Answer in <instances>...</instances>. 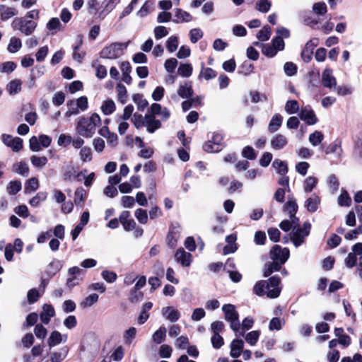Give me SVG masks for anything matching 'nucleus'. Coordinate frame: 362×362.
Instances as JSON below:
<instances>
[{"label": "nucleus", "instance_id": "obj_1", "mask_svg": "<svg viewBox=\"0 0 362 362\" xmlns=\"http://www.w3.org/2000/svg\"><path fill=\"white\" fill-rule=\"evenodd\" d=\"M100 124V117L97 113H93L89 117L83 116L78 118L76 131L84 138H91L95 133L96 127Z\"/></svg>", "mask_w": 362, "mask_h": 362}, {"label": "nucleus", "instance_id": "obj_2", "mask_svg": "<svg viewBox=\"0 0 362 362\" xmlns=\"http://www.w3.org/2000/svg\"><path fill=\"white\" fill-rule=\"evenodd\" d=\"M222 310L225 314V320L230 322V327L234 332H239L240 323L239 321V315L235 310V307L232 304H226L222 307Z\"/></svg>", "mask_w": 362, "mask_h": 362}, {"label": "nucleus", "instance_id": "obj_3", "mask_svg": "<svg viewBox=\"0 0 362 362\" xmlns=\"http://www.w3.org/2000/svg\"><path fill=\"white\" fill-rule=\"evenodd\" d=\"M127 47V43H112L101 50L100 57L110 59H117L123 54L124 50Z\"/></svg>", "mask_w": 362, "mask_h": 362}, {"label": "nucleus", "instance_id": "obj_4", "mask_svg": "<svg viewBox=\"0 0 362 362\" xmlns=\"http://www.w3.org/2000/svg\"><path fill=\"white\" fill-rule=\"evenodd\" d=\"M310 223L309 222H305L302 228L293 229L291 240L296 247L304 243L305 238L310 234Z\"/></svg>", "mask_w": 362, "mask_h": 362}, {"label": "nucleus", "instance_id": "obj_5", "mask_svg": "<svg viewBox=\"0 0 362 362\" xmlns=\"http://www.w3.org/2000/svg\"><path fill=\"white\" fill-rule=\"evenodd\" d=\"M37 26V23L28 21L23 18H16L11 23V27L14 30H18L22 33L29 35L33 33Z\"/></svg>", "mask_w": 362, "mask_h": 362}, {"label": "nucleus", "instance_id": "obj_6", "mask_svg": "<svg viewBox=\"0 0 362 362\" xmlns=\"http://www.w3.org/2000/svg\"><path fill=\"white\" fill-rule=\"evenodd\" d=\"M85 273L86 272L83 269L78 267L69 268L68 270L69 277L66 279L67 286L73 288L74 286L79 284V283L83 280Z\"/></svg>", "mask_w": 362, "mask_h": 362}, {"label": "nucleus", "instance_id": "obj_7", "mask_svg": "<svg viewBox=\"0 0 362 362\" xmlns=\"http://www.w3.org/2000/svg\"><path fill=\"white\" fill-rule=\"evenodd\" d=\"M223 136L219 134H214L212 138L203 146V149L207 153H217L222 150Z\"/></svg>", "mask_w": 362, "mask_h": 362}, {"label": "nucleus", "instance_id": "obj_8", "mask_svg": "<svg viewBox=\"0 0 362 362\" xmlns=\"http://www.w3.org/2000/svg\"><path fill=\"white\" fill-rule=\"evenodd\" d=\"M280 278L277 276H274L267 281L266 289L267 296L270 298H277L281 293Z\"/></svg>", "mask_w": 362, "mask_h": 362}, {"label": "nucleus", "instance_id": "obj_9", "mask_svg": "<svg viewBox=\"0 0 362 362\" xmlns=\"http://www.w3.org/2000/svg\"><path fill=\"white\" fill-rule=\"evenodd\" d=\"M300 119L308 125H314L318 122V119L310 105L302 107L299 111Z\"/></svg>", "mask_w": 362, "mask_h": 362}, {"label": "nucleus", "instance_id": "obj_10", "mask_svg": "<svg viewBox=\"0 0 362 362\" xmlns=\"http://www.w3.org/2000/svg\"><path fill=\"white\" fill-rule=\"evenodd\" d=\"M270 256L274 261L284 264L289 257V250L286 247L281 248V246L276 245L272 248Z\"/></svg>", "mask_w": 362, "mask_h": 362}, {"label": "nucleus", "instance_id": "obj_11", "mask_svg": "<svg viewBox=\"0 0 362 362\" xmlns=\"http://www.w3.org/2000/svg\"><path fill=\"white\" fill-rule=\"evenodd\" d=\"M2 141L15 152H18L23 148V139L19 137H13L9 134H4L2 135Z\"/></svg>", "mask_w": 362, "mask_h": 362}, {"label": "nucleus", "instance_id": "obj_12", "mask_svg": "<svg viewBox=\"0 0 362 362\" xmlns=\"http://www.w3.org/2000/svg\"><path fill=\"white\" fill-rule=\"evenodd\" d=\"M318 40L317 38L309 40L301 52V57L305 62H309L312 59V55L315 47L317 46Z\"/></svg>", "mask_w": 362, "mask_h": 362}, {"label": "nucleus", "instance_id": "obj_13", "mask_svg": "<svg viewBox=\"0 0 362 362\" xmlns=\"http://www.w3.org/2000/svg\"><path fill=\"white\" fill-rule=\"evenodd\" d=\"M144 127H146L148 132L152 134L161 127V122L153 115H146L144 116Z\"/></svg>", "mask_w": 362, "mask_h": 362}, {"label": "nucleus", "instance_id": "obj_14", "mask_svg": "<svg viewBox=\"0 0 362 362\" xmlns=\"http://www.w3.org/2000/svg\"><path fill=\"white\" fill-rule=\"evenodd\" d=\"M320 204V197L316 194H313L305 200L304 207L308 211L314 213L318 209Z\"/></svg>", "mask_w": 362, "mask_h": 362}, {"label": "nucleus", "instance_id": "obj_15", "mask_svg": "<svg viewBox=\"0 0 362 362\" xmlns=\"http://www.w3.org/2000/svg\"><path fill=\"white\" fill-rule=\"evenodd\" d=\"M55 315L54 307L50 304H45L42 311L40 314V318L42 324L48 325L52 317Z\"/></svg>", "mask_w": 362, "mask_h": 362}, {"label": "nucleus", "instance_id": "obj_16", "mask_svg": "<svg viewBox=\"0 0 362 362\" xmlns=\"http://www.w3.org/2000/svg\"><path fill=\"white\" fill-rule=\"evenodd\" d=\"M322 83L325 87L329 89L336 88L337 81L332 76V71L331 69H326L324 70L322 74Z\"/></svg>", "mask_w": 362, "mask_h": 362}, {"label": "nucleus", "instance_id": "obj_17", "mask_svg": "<svg viewBox=\"0 0 362 362\" xmlns=\"http://www.w3.org/2000/svg\"><path fill=\"white\" fill-rule=\"evenodd\" d=\"M287 144V138L281 134L274 135L270 141L272 148L277 151L283 149Z\"/></svg>", "mask_w": 362, "mask_h": 362}, {"label": "nucleus", "instance_id": "obj_18", "mask_svg": "<svg viewBox=\"0 0 362 362\" xmlns=\"http://www.w3.org/2000/svg\"><path fill=\"white\" fill-rule=\"evenodd\" d=\"M192 20V16L188 12L181 9H174V18L173 21L175 23H182L184 22H189Z\"/></svg>", "mask_w": 362, "mask_h": 362}, {"label": "nucleus", "instance_id": "obj_19", "mask_svg": "<svg viewBox=\"0 0 362 362\" xmlns=\"http://www.w3.org/2000/svg\"><path fill=\"white\" fill-rule=\"evenodd\" d=\"M191 254L185 252L182 248L178 249L175 255V259L183 267H189L191 264Z\"/></svg>", "mask_w": 362, "mask_h": 362}, {"label": "nucleus", "instance_id": "obj_20", "mask_svg": "<svg viewBox=\"0 0 362 362\" xmlns=\"http://www.w3.org/2000/svg\"><path fill=\"white\" fill-rule=\"evenodd\" d=\"M67 339V336H64V340H63L62 334L57 330H54L50 333V335L47 339V344L49 348H52L62 341H66Z\"/></svg>", "mask_w": 362, "mask_h": 362}, {"label": "nucleus", "instance_id": "obj_21", "mask_svg": "<svg viewBox=\"0 0 362 362\" xmlns=\"http://www.w3.org/2000/svg\"><path fill=\"white\" fill-rule=\"evenodd\" d=\"M243 347L244 342L243 340L233 339L230 344V356L235 358H238L241 354Z\"/></svg>", "mask_w": 362, "mask_h": 362}, {"label": "nucleus", "instance_id": "obj_22", "mask_svg": "<svg viewBox=\"0 0 362 362\" xmlns=\"http://www.w3.org/2000/svg\"><path fill=\"white\" fill-rule=\"evenodd\" d=\"M283 122V117L280 114H275L272 117L269 125L268 131L270 133H274L277 132L281 127Z\"/></svg>", "mask_w": 362, "mask_h": 362}, {"label": "nucleus", "instance_id": "obj_23", "mask_svg": "<svg viewBox=\"0 0 362 362\" xmlns=\"http://www.w3.org/2000/svg\"><path fill=\"white\" fill-rule=\"evenodd\" d=\"M162 313L172 322L177 321L180 317L179 311L173 307H165L162 309Z\"/></svg>", "mask_w": 362, "mask_h": 362}, {"label": "nucleus", "instance_id": "obj_24", "mask_svg": "<svg viewBox=\"0 0 362 362\" xmlns=\"http://www.w3.org/2000/svg\"><path fill=\"white\" fill-rule=\"evenodd\" d=\"M177 95L182 98H190L193 95V89L190 82H186L179 87Z\"/></svg>", "mask_w": 362, "mask_h": 362}, {"label": "nucleus", "instance_id": "obj_25", "mask_svg": "<svg viewBox=\"0 0 362 362\" xmlns=\"http://www.w3.org/2000/svg\"><path fill=\"white\" fill-rule=\"evenodd\" d=\"M18 12L15 8L8 7L5 5L0 6V17L2 21H6L17 15Z\"/></svg>", "mask_w": 362, "mask_h": 362}, {"label": "nucleus", "instance_id": "obj_26", "mask_svg": "<svg viewBox=\"0 0 362 362\" xmlns=\"http://www.w3.org/2000/svg\"><path fill=\"white\" fill-rule=\"evenodd\" d=\"M298 208L296 200L293 197H289L287 202L284 206V211L288 212L289 216H293V214H296Z\"/></svg>", "mask_w": 362, "mask_h": 362}, {"label": "nucleus", "instance_id": "obj_27", "mask_svg": "<svg viewBox=\"0 0 362 362\" xmlns=\"http://www.w3.org/2000/svg\"><path fill=\"white\" fill-rule=\"evenodd\" d=\"M13 171L18 173L23 177H28L29 175V167L25 162L21 161L13 165Z\"/></svg>", "mask_w": 362, "mask_h": 362}, {"label": "nucleus", "instance_id": "obj_28", "mask_svg": "<svg viewBox=\"0 0 362 362\" xmlns=\"http://www.w3.org/2000/svg\"><path fill=\"white\" fill-rule=\"evenodd\" d=\"M69 352V348L64 346L61 349L60 351H55L51 355V362H62L66 357Z\"/></svg>", "mask_w": 362, "mask_h": 362}, {"label": "nucleus", "instance_id": "obj_29", "mask_svg": "<svg viewBox=\"0 0 362 362\" xmlns=\"http://www.w3.org/2000/svg\"><path fill=\"white\" fill-rule=\"evenodd\" d=\"M318 180L313 176L308 177L303 183V189L305 193H309L313 190L317 184Z\"/></svg>", "mask_w": 362, "mask_h": 362}, {"label": "nucleus", "instance_id": "obj_30", "mask_svg": "<svg viewBox=\"0 0 362 362\" xmlns=\"http://www.w3.org/2000/svg\"><path fill=\"white\" fill-rule=\"evenodd\" d=\"M216 71L211 68L204 67L202 64V69L199 75V78H204L205 80L209 81L214 78L216 76Z\"/></svg>", "mask_w": 362, "mask_h": 362}, {"label": "nucleus", "instance_id": "obj_31", "mask_svg": "<svg viewBox=\"0 0 362 362\" xmlns=\"http://www.w3.org/2000/svg\"><path fill=\"white\" fill-rule=\"evenodd\" d=\"M62 268V263L58 259H53L47 267V273L49 275L54 276Z\"/></svg>", "mask_w": 362, "mask_h": 362}, {"label": "nucleus", "instance_id": "obj_32", "mask_svg": "<svg viewBox=\"0 0 362 362\" xmlns=\"http://www.w3.org/2000/svg\"><path fill=\"white\" fill-rule=\"evenodd\" d=\"M30 160L32 165L38 169H42L47 163V158L45 156L40 157L34 155L30 157Z\"/></svg>", "mask_w": 362, "mask_h": 362}, {"label": "nucleus", "instance_id": "obj_33", "mask_svg": "<svg viewBox=\"0 0 362 362\" xmlns=\"http://www.w3.org/2000/svg\"><path fill=\"white\" fill-rule=\"evenodd\" d=\"M22 82L19 79L11 81L7 86V90L10 95L17 94L21 90Z\"/></svg>", "mask_w": 362, "mask_h": 362}, {"label": "nucleus", "instance_id": "obj_34", "mask_svg": "<svg viewBox=\"0 0 362 362\" xmlns=\"http://www.w3.org/2000/svg\"><path fill=\"white\" fill-rule=\"evenodd\" d=\"M120 0H107V2H103V8L100 12V16L107 15L112 11L117 4L119 3Z\"/></svg>", "mask_w": 362, "mask_h": 362}, {"label": "nucleus", "instance_id": "obj_35", "mask_svg": "<svg viewBox=\"0 0 362 362\" xmlns=\"http://www.w3.org/2000/svg\"><path fill=\"white\" fill-rule=\"evenodd\" d=\"M324 139L323 134L320 131H315L310 134L308 138L309 142L313 146H316L321 144Z\"/></svg>", "mask_w": 362, "mask_h": 362}, {"label": "nucleus", "instance_id": "obj_36", "mask_svg": "<svg viewBox=\"0 0 362 362\" xmlns=\"http://www.w3.org/2000/svg\"><path fill=\"white\" fill-rule=\"evenodd\" d=\"M273 167L277 170V173L281 175H284L288 172V167L286 162L279 159H275L272 163Z\"/></svg>", "mask_w": 362, "mask_h": 362}, {"label": "nucleus", "instance_id": "obj_37", "mask_svg": "<svg viewBox=\"0 0 362 362\" xmlns=\"http://www.w3.org/2000/svg\"><path fill=\"white\" fill-rule=\"evenodd\" d=\"M285 111L289 114H295L299 111V104L296 100H290L286 103Z\"/></svg>", "mask_w": 362, "mask_h": 362}, {"label": "nucleus", "instance_id": "obj_38", "mask_svg": "<svg viewBox=\"0 0 362 362\" xmlns=\"http://www.w3.org/2000/svg\"><path fill=\"white\" fill-rule=\"evenodd\" d=\"M178 233H179L178 230H175V229L174 228L170 230V231L167 235L166 240L168 242V245L171 248H175L176 246L177 239L178 238V236H179Z\"/></svg>", "mask_w": 362, "mask_h": 362}, {"label": "nucleus", "instance_id": "obj_39", "mask_svg": "<svg viewBox=\"0 0 362 362\" xmlns=\"http://www.w3.org/2000/svg\"><path fill=\"white\" fill-rule=\"evenodd\" d=\"M22 47L21 40L16 37H12L8 45V50L11 53L17 52Z\"/></svg>", "mask_w": 362, "mask_h": 362}, {"label": "nucleus", "instance_id": "obj_40", "mask_svg": "<svg viewBox=\"0 0 362 362\" xmlns=\"http://www.w3.org/2000/svg\"><path fill=\"white\" fill-rule=\"evenodd\" d=\"M192 66L189 64H181L177 69V74L182 77H189L192 74Z\"/></svg>", "mask_w": 362, "mask_h": 362}, {"label": "nucleus", "instance_id": "obj_41", "mask_svg": "<svg viewBox=\"0 0 362 362\" xmlns=\"http://www.w3.org/2000/svg\"><path fill=\"white\" fill-rule=\"evenodd\" d=\"M62 24L57 18H51L47 23V28L51 31L52 35L57 33V30L61 29Z\"/></svg>", "mask_w": 362, "mask_h": 362}, {"label": "nucleus", "instance_id": "obj_42", "mask_svg": "<svg viewBox=\"0 0 362 362\" xmlns=\"http://www.w3.org/2000/svg\"><path fill=\"white\" fill-rule=\"evenodd\" d=\"M272 6V2L269 0H259L255 4L256 9L261 13H267Z\"/></svg>", "mask_w": 362, "mask_h": 362}, {"label": "nucleus", "instance_id": "obj_43", "mask_svg": "<svg viewBox=\"0 0 362 362\" xmlns=\"http://www.w3.org/2000/svg\"><path fill=\"white\" fill-rule=\"evenodd\" d=\"M272 29L269 25H264L257 33V37L260 41H267L270 38Z\"/></svg>", "mask_w": 362, "mask_h": 362}, {"label": "nucleus", "instance_id": "obj_44", "mask_svg": "<svg viewBox=\"0 0 362 362\" xmlns=\"http://www.w3.org/2000/svg\"><path fill=\"white\" fill-rule=\"evenodd\" d=\"M166 329L164 327H160L153 334V340L156 344H161L165 337Z\"/></svg>", "mask_w": 362, "mask_h": 362}, {"label": "nucleus", "instance_id": "obj_45", "mask_svg": "<svg viewBox=\"0 0 362 362\" xmlns=\"http://www.w3.org/2000/svg\"><path fill=\"white\" fill-rule=\"evenodd\" d=\"M115 110V104L112 100H105L101 106L102 112L106 115L112 114Z\"/></svg>", "mask_w": 362, "mask_h": 362}, {"label": "nucleus", "instance_id": "obj_46", "mask_svg": "<svg viewBox=\"0 0 362 362\" xmlns=\"http://www.w3.org/2000/svg\"><path fill=\"white\" fill-rule=\"evenodd\" d=\"M116 90L118 95L119 101L122 104L126 103L127 99V91L126 87L122 83H118L116 87Z\"/></svg>", "mask_w": 362, "mask_h": 362}, {"label": "nucleus", "instance_id": "obj_47", "mask_svg": "<svg viewBox=\"0 0 362 362\" xmlns=\"http://www.w3.org/2000/svg\"><path fill=\"white\" fill-rule=\"evenodd\" d=\"M354 153L358 158H362V132L360 133L354 141Z\"/></svg>", "mask_w": 362, "mask_h": 362}, {"label": "nucleus", "instance_id": "obj_48", "mask_svg": "<svg viewBox=\"0 0 362 362\" xmlns=\"http://www.w3.org/2000/svg\"><path fill=\"white\" fill-rule=\"evenodd\" d=\"M254 324V320L252 317H245L243 322L240 326L242 325V329L240 328L239 332H238L239 334V336H244L245 330H248L250 328L252 327Z\"/></svg>", "mask_w": 362, "mask_h": 362}, {"label": "nucleus", "instance_id": "obj_49", "mask_svg": "<svg viewBox=\"0 0 362 362\" xmlns=\"http://www.w3.org/2000/svg\"><path fill=\"white\" fill-rule=\"evenodd\" d=\"M79 156L83 162H89L92 160V149L88 146H84L81 148Z\"/></svg>", "mask_w": 362, "mask_h": 362}, {"label": "nucleus", "instance_id": "obj_50", "mask_svg": "<svg viewBox=\"0 0 362 362\" xmlns=\"http://www.w3.org/2000/svg\"><path fill=\"white\" fill-rule=\"evenodd\" d=\"M133 100L137 105L138 109L143 111L148 105V101L142 98L141 94H134L133 95Z\"/></svg>", "mask_w": 362, "mask_h": 362}, {"label": "nucleus", "instance_id": "obj_51", "mask_svg": "<svg viewBox=\"0 0 362 362\" xmlns=\"http://www.w3.org/2000/svg\"><path fill=\"white\" fill-rule=\"evenodd\" d=\"M39 187V181L36 177H31L28 180L25 186L26 193L35 191Z\"/></svg>", "mask_w": 362, "mask_h": 362}, {"label": "nucleus", "instance_id": "obj_52", "mask_svg": "<svg viewBox=\"0 0 362 362\" xmlns=\"http://www.w3.org/2000/svg\"><path fill=\"white\" fill-rule=\"evenodd\" d=\"M285 324V320L279 317H273L269 325L270 330H280L282 326Z\"/></svg>", "mask_w": 362, "mask_h": 362}, {"label": "nucleus", "instance_id": "obj_53", "mask_svg": "<svg viewBox=\"0 0 362 362\" xmlns=\"http://www.w3.org/2000/svg\"><path fill=\"white\" fill-rule=\"evenodd\" d=\"M34 334L37 339H44L47 334V329L42 324H37L34 328Z\"/></svg>", "mask_w": 362, "mask_h": 362}, {"label": "nucleus", "instance_id": "obj_54", "mask_svg": "<svg viewBox=\"0 0 362 362\" xmlns=\"http://www.w3.org/2000/svg\"><path fill=\"white\" fill-rule=\"evenodd\" d=\"M259 334H260L259 331H257V330L251 331L245 335V339L251 346H254L257 343V341L259 339Z\"/></svg>", "mask_w": 362, "mask_h": 362}, {"label": "nucleus", "instance_id": "obj_55", "mask_svg": "<svg viewBox=\"0 0 362 362\" xmlns=\"http://www.w3.org/2000/svg\"><path fill=\"white\" fill-rule=\"evenodd\" d=\"M266 285H267V281H258L254 286V292L257 296H263L264 294H267V289H266Z\"/></svg>", "mask_w": 362, "mask_h": 362}, {"label": "nucleus", "instance_id": "obj_56", "mask_svg": "<svg viewBox=\"0 0 362 362\" xmlns=\"http://www.w3.org/2000/svg\"><path fill=\"white\" fill-rule=\"evenodd\" d=\"M21 187L22 185L20 181H11L7 187V191L9 194L14 195L21 189Z\"/></svg>", "mask_w": 362, "mask_h": 362}, {"label": "nucleus", "instance_id": "obj_57", "mask_svg": "<svg viewBox=\"0 0 362 362\" xmlns=\"http://www.w3.org/2000/svg\"><path fill=\"white\" fill-rule=\"evenodd\" d=\"M47 198V194L45 192H39L35 197H33L29 202L32 206H38L40 202L45 201Z\"/></svg>", "mask_w": 362, "mask_h": 362}, {"label": "nucleus", "instance_id": "obj_58", "mask_svg": "<svg viewBox=\"0 0 362 362\" xmlns=\"http://www.w3.org/2000/svg\"><path fill=\"white\" fill-rule=\"evenodd\" d=\"M351 203V199L346 191H342L338 197V204L341 206H348Z\"/></svg>", "mask_w": 362, "mask_h": 362}, {"label": "nucleus", "instance_id": "obj_59", "mask_svg": "<svg viewBox=\"0 0 362 362\" xmlns=\"http://www.w3.org/2000/svg\"><path fill=\"white\" fill-rule=\"evenodd\" d=\"M134 215L140 223L146 224L148 222V214L146 210L137 209L135 211Z\"/></svg>", "mask_w": 362, "mask_h": 362}, {"label": "nucleus", "instance_id": "obj_60", "mask_svg": "<svg viewBox=\"0 0 362 362\" xmlns=\"http://www.w3.org/2000/svg\"><path fill=\"white\" fill-rule=\"evenodd\" d=\"M38 320V315L33 312L28 314L25 318V322L23 324V327H29L35 325Z\"/></svg>", "mask_w": 362, "mask_h": 362}, {"label": "nucleus", "instance_id": "obj_61", "mask_svg": "<svg viewBox=\"0 0 362 362\" xmlns=\"http://www.w3.org/2000/svg\"><path fill=\"white\" fill-rule=\"evenodd\" d=\"M166 47L170 52H175L178 47V39L176 36L170 37L166 42Z\"/></svg>", "mask_w": 362, "mask_h": 362}, {"label": "nucleus", "instance_id": "obj_62", "mask_svg": "<svg viewBox=\"0 0 362 362\" xmlns=\"http://www.w3.org/2000/svg\"><path fill=\"white\" fill-rule=\"evenodd\" d=\"M242 156L249 160H255L257 155L253 148L250 146H245L242 151Z\"/></svg>", "mask_w": 362, "mask_h": 362}, {"label": "nucleus", "instance_id": "obj_63", "mask_svg": "<svg viewBox=\"0 0 362 362\" xmlns=\"http://www.w3.org/2000/svg\"><path fill=\"white\" fill-rule=\"evenodd\" d=\"M262 47V53L268 57H273L276 55L277 51L275 48L271 45L266 44V45H261Z\"/></svg>", "mask_w": 362, "mask_h": 362}, {"label": "nucleus", "instance_id": "obj_64", "mask_svg": "<svg viewBox=\"0 0 362 362\" xmlns=\"http://www.w3.org/2000/svg\"><path fill=\"white\" fill-rule=\"evenodd\" d=\"M98 300V295L96 293H92L85 298L81 302V305L83 307H90Z\"/></svg>", "mask_w": 362, "mask_h": 362}]
</instances>
